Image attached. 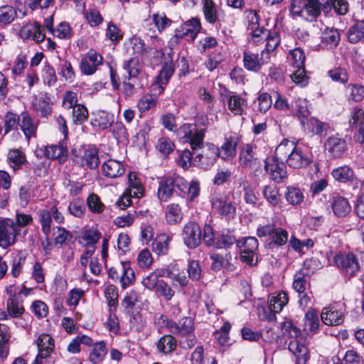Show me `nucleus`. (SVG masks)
Masks as SVG:
<instances>
[{
  "instance_id": "obj_29",
  "label": "nucleus",
  "mask_w": 364,
  "mask_h": 364,
  "mask_svg": "<svg viewBox=\"0 0 364 364\" xmlns=\"http://www.w3.org/2000/svg\"><path fill=\"white\" fill-rule=\"evenodd\" d=\"M175 191L172 177L163 178L159 184L157 196L161 201L166 202L170 199Z\"/></svg>"
},
{
  "instance_id": "obj_11",
  "label": "nucleus",
  "mask_w": 364,
  "mask_h": 364,
  "mask_svg": "<svg viewBox=\"0 0 364 364\" xmlns=\"http://www.w3.org/2000/svg\"><path fill=\"white\" fill-rule=\"evenodd\" d=\"M201 29L200 20L197 17H193L176 30L175 36L178 38H186L188 40L194 41Z\"/></svg>"
},
{
  "instance_id": "obj_49",
  "label": "nucleus",
  "mask_w": 364,
  "mask_h": 364,
  "mask_svg": "<svg viewBox=\"0 0 364 364\" xmlns=\"http://www.w3.org/2000/svg\"><path fill=\"white\" fill-rule=\"evenodd\" d=\"M263 195L267 201L272 206H276L281 202V195L279 188L274 185H268L264 187Z\"/></svg>"
},
{
  "instance_id": "obj_37",
  "label": "nucleus",
  "mask_w": 364,
  "mask_h": 364,
  "mask_svg": "<svg viewBox=\"0 0 364 364\" xmlns=\"http://www.w3.org/2000/svg\"><path fill=\"white\" fill-rule=\"evenodd\" d=\"M120 283L123 289L127 288L135 280V274L129 262H122L119 266Z\"/></svg>"
},
{
  "instance_id": "obj_25",
  "label": "nucleus",
  "mask_w": 364,
  "mask_h": 364,
  "mask_svg": "<svg viewBox=\"0 0 364 364\" xmlns=\"http://www.w3.org/2000/svg\"><path fill=\"white\" fill-rule=\"evenodd\" d=\"M36 343L38 346V354L41 357H48L53 351L55 347L53 338L47 333L39 335Z\"/></svg>"
},
{
  "instance_id": "obj_22",
  "label": "nucleus",
  "mask_w": 364,
  "mask_h": 364,
  "mask_svg": "<svg viewBox=\"0 0 364 364\" xmlns=\"http://www.w3.org/2000/svg\"><path fill=\"white\" fill-rule=\"evenodd\" d=\"M331 176L335 181L343 183L353 182L355 179L354 171L348 165H343L333 168L331 171Z\"/></svg>"
},
{
  "instance_id": "obj_23",
  "label": "nucleus",
  "mask_w": 364,
  "mask_h": 364,
  "mask_svg": "<svg viewBox=\"0 0 364 364\" xmlns=\"http://www.w3.org/2000/svg\"><path fill=\"white\" fill-rule=\"evenodd\" d=\"M304 330L309 333H316L319 329L320 321L317 311L310 308L305 314L304 318Z\"/></svg>"
},
{
  "instance_id": "obj_59",
  "label": "nucleus",
  "mask_w": 364,
  "mask_h": 364,
  "mask_svg": "<svg viewBox=\"0 0 364 364\" xmlns=\"http://www.w3.org/2000/svg\"><path fill=\"white\" fill-rule=\"evenodd\" d=\"M88 24L92 27H96L100 25L103 21V18L100 11L95 9H88L81 11Z\"/></svg>"
},
{
  "instance_id": "obj_24",
  "label": "nucleus",
  "mask_w": 364,
  "mask_h": 364,
  "mask_svg": "<svg viewBox=\"0 0 364 364\" xmlns=\"http://www.w3.org/2000/svg\"><path fill=\"white\" fill-rule=\"evenodd\" d=\"M325 149L333 157H339L346 148V141L336 136H331L325 142Z\"/></svg>"
},
{
  "instance_id": "obj_63",
  "label": "nucleus",
  "mask_w": 364,
  "mask_h": 364,
  "mask_svg": "<svg viewBox=\"0 0 364 364\" xmlns=\"http://www.w3.org/2000/svg\"><path fill=\"white\" fill-rule=\"evenodd\" d=\"M155 293L158 296L163 297L166 301L171 300L175 295L174 290L164 280H160L158 287L155 290Z\"/></svg>"
},
{
  "instance_id": "obj_31",
  "label": "nucleus",
  "mask_w": 364,
  "mask_h": 364,
  "mask_svg": "<svg viewBox=\"0 0 364 364\" xmlns=\"http://www.w3.org/2000/svg\"><path fill=\"white\" fill-rule=\"evenodd\" d=\"M229 110L235 115H242L247 107L246 100L236 95H226Z\"/></svg>"
},
{
  "instance_id": "obj_57",
  "label": "nucleus",
  "mask_w": 364,
  "mask_h": 364,
  "mask_svg": "<svg viewBox=\"0 0 364 364\" xmlns=\"http://www.w3.org/2000/svg\"><path fill=\"white\" fill-rule=\"evenodd\" d=\"M67 149L62 144L49 145L46 146L44 154L48 158L60 159L67 154Z\"/></svg>"
},
{
  "instance_id": "obj_51",
  "label": "nucleus",
  "mask_w": 364,
  "mask_h": 364,
  "mask_svg": "<svg viewBox=\"0 0 364 364\" xmlns=\"http://www.w3.org/2000/svg\"><path fill=\"white\" fill-rule=\"evenodd\" d=\"M81 166L90 169L95 168L100 164L97 151L95 149L86 150L81 158Z\"/></svg>"
},
{
  "instance_id": "obj_3",
  "label": "nucleus",
  "mask_w": 364,
  "mask_h": 364,
  "mask_svg": "<svg viewBox=\"0 0 364 364\" xmlns=\"http://www.w3.org/2000/svg\"><path fill=\"white\" fill-rule=\"evenodd\" d=\"M316 262L313 259H306L304 262V268L296 272L294 276L292 287L299 294V303L301 306H307L310 301V296L306 292V289L309 287V277L307 270Z\"/></svg>"
},
{
  "instance_id": "obj_43",
  "label": "nucleus",
  "mask_w": 364,
  "mask_h": 364,
  "mask_svg": "<svg viewBox=\"0 0 364 364\" xmlns=\"http://www.w3.org/2000/svg\"><path fill=\"white\" fill-rule=\"evenodd\" d=\"M129 188L125 191L127 193H132L134 198H139L143 196L144 188L141 181L135 173H130L128 176Z\"/></svg>"
},
{
  "instance_id": "obj_1",
  "label": "nucleus",
  "mask_w": 364,
  "mask_h": 364,
  "mask_svg": "<svg viewBox=\"0 0 364 364\" xmlns=\"http://www.w3.org/2000/svg\"><path fill=\"white\" fill-rule=\"evenodd\" d=\"M338 15H346L349 9L347 0H292L290 12L294 18L299 17L308 21H315L321 14V10L329 11L331 9Z\"/></svg>"
},
{
  "instance_id": "obj_18",
  "label": "nucleus",
  "mask_w": 364,
  "mask_h": 364,
  "mask_svg": "<svg viewBox=\"0 0 364 364\" xmlns=\"http://www.w3.org/2000/svg\"><path fill=\"white\" fill-rule=\"evenodd\" d=\"M289 350L295 357V364H306L310 358L307 347L298 340L289 342Z\"/></svg>"
},
{
  "instance_id": "obj_2",
  "label": "nucleus",
  "mask_w": 364,
  "mask_h": 364,
  "mask_svg": "<svg viewBox=\"0 0 364 364\" xmlns=\"http://www.w3.org/2000/svg\"><path fill=\"white\" fill-rule=\"evenodd\" d=\"M275 155L281 161H285L292 168H301L311 162L308 156L292 141L284 139L277 147Z\"/></svg>"
},
{
  "instance_id": "obj_33",
  "label": "nucleus",
  "mask_w": 364,
  "mask_h": 364,
  "mask_svg": "<svg viewBox=\"0 0 364 364\" xmlns=\"http://www.w3.org/2000/svg\"><path fill=\"white\" fill-rule=\"evenodd\" d=\"M340 41V33L337 29L326 28L321 35V45L326 49L337 46Z\"/></svg>"
},
{
  "instance_id": "obj_36",
  "label": "nucleus",
  "mask_w": 364,
  "mask_h": 364,
  "mask_svg": "<svg viewBox=\"0 0 364 364\" xmlns=\"http://www.w3.org/2000/svg\"><path fill=\"white\" fill-rule=\"evenodd\" d=\"M114 122V115L105 111H98L91 121L93 127L100 129H106Z\"/></svg>"
},
{
  "instance_id": "obj_64",
  "label": "nucleus",
  "mask_w": 364,
  "mask_h": 364,
  "mask_svg": "<svg viewBox=\"0 0 364 364\" xmlns=\"http://www.w3.org/2000/svg\"><path fill=\"white\" fill-rule=\"evenodd\" d=\"M87 204L90 210L94 213H101L105 209V205L95 193H91L87 197Z\"/></svg>"
},
{
  "instance_id": "obj_4",
  "label": "nucleus",
  "mask_w": 364,
  "mask_h": 364,
  "mask_svg": "<svg viewBox=\"0 0 364 364\" xmlns=\"http://www.w3.org/2000/svg\"><path fill=\"white\" fill-rule=\"evenodd\" d=\"M201 153H198V150L193 151L196 155L193 158V163L203 169L210 168L215 164L217 158L220 155V150L213 144H207L202 146Z\"/></svg>"
},
{
  "instance_id": "obj_19",
  "label": "nucleus",
  "mask_w": 364,
  "mask_h": 364,
  "mask_svg": "<svg viewBox=\"0 0 364 364\" xmlns=\"http://www.w3.org/2000/svg\"><path fill=\"white\" fill-rule=\"evenodd\" d=\"M238 142L239 139L236 134L225 137L224 144L219 149L221 158L225 160L232 159L236 154Z\"/></svg>"
},
{
  "instance_id": "obj_16",
  "label": "nucleus",
  "mask_w": 364,
  "mask_h": 364,
  "mask_svg": "<svg viewBox=\"0 0 364 364\" xmlns=\"http://www.w3.org/2000/svg\"><path fill=\"white\" fill-rule=\"evenodd\" d=\"M349 124L352 127L358 129L355 136L356 141L364 143V110L359 107H354L351 112Z\"/></svg>"
},
{
  "instance_id": "obj_12",
  "label": "nucleus",
  "mask_w": 364,
  "mask_h": 364,
  "mask_svg": "<svg viewBox=\"0 0 364 364\" xmlns=\"http://www.w3.org/2000/svg\"><path fill=\"white\" fill-rule=\"evenodd\" d=\"M264 169L276 183L282 182L287 175L284 161L277 159L276 156L274 158H268L265 161Z\"/></svg>"
},
{
  "instance_id": "obj_9",
  "label": "nucleus",
  "mask_w": 364,
  "mask_h": 364,
  "mask_svg": "<svg viewBox=\"0 0 364 364\" xmlns=\"http://www.w3.org/2000/svg\"><path fill=\"white\" fill-rule=\"evenodd\" d=\"M334 262L343 273L348 277L355 276L360 269L358 259L352 253L337 255Z\"/></svg>"
},
{
  "instance_id": "obj_45",
  "label": "nucleus",
  "mask_w": 364,
  "mask_h": 364,
  "mask_svg": "<svg viewBox=\"0 0 364 364\" xmlns=\"http://www.w3.org/2000/svg\"><path fill=\"white\" fill-rule=\"evenodd\" d=\"M127 51L133 54L144 55L149 52L150 48L146 47L144 42L138 37L131 38L126 43Z\"/></svg>"
},
{
  "instance_id": "obj_17",
  "label": "nucleus",
  "mask_w": 364,
  "mask_h": 364,
  "mask_svg": "<svg viewBox=\"0 0 364 364\" xmlns=\"http://www.w3.org/2000/svg\"><path fill=\"white\" fill-rule=\"evenodd\" d=\"M322 322L327 326H338L344 320L342 311L333 307H324L321 313Z\"/></svg>"
},
{
  "instance_id": "obj_47",
  "label": "nucleus",
  "mask_w": 364,
  "mask_h": 364,
  "mask_svg": "<svg viewBox=\"0 0 364 364\" xmlns=\"http://www.w3.org/2000/svg\"><path fill=\"white\" fill-rule=\"evenodd\" d=\"M348 101L361 102L364 99V86L360 84H349L346 88Z\"/></svg>"
},
{
  "instance_id": "obj_61",
  "label": "nucleus",
  "mask_w": 364,
  "mask_h": 364,
  "mask_svg": "<svg viewBox=\"0 0 364 364\" xmlns=\"http://www.w3.org/2000/svg\"><path fill=\"white\" fill-rule=\"evenodd\" d=\"M21 114L17 115L11 112L6 113L4 117V129L5 133H9L11 130L16 129L18 126L20 127Z\"/></svg>"
},
{
  "instance_id": "obj_55",
  "label": "nucleus",
  "mask_w": 364,
  "mask_h": 364,
  "mask_svg": "<svg viewBox=\"0 0 364 364\" xmlns=\"http://www.w3.org/2000/svg\"><path fill=\"white\" fill-rule=\"evenodd\" d=\"M151 21L156 29L159 33H161L172 23V21L167 18L166 14L163 12L154 14L151 17Z\"/></svg>"
},
{
  "instance_id": "obj_50",
  "label": "nucleus",
  "mask_w": 364,
  "mask_h": 364,
  "mask_svg": "<svg viewBox=\"0 0 364 364\" xmlns=\"http://www.w3.org/2000/svg\"><path fill=\"white\" fill-rule=\"evenodd\" d=\"M212 260L211 269L214 271H219L223 268L228 267L231 269L229 260L231 259L230 254H225V257L218 253L213 252L210 255Z\"/></svg>"
},
{
  "instance_id": "obj_58",
  "label": "nucleus",
  "mask_w": 364,
  "mask_h": 364,
  "mask_svg": "<svg viewBox=\"0 0 364 364\" xmlns=\"http://www.w3.org/2000/svg\"><path fill=\"white\" fill-rule=\"evenodd\" d=\"M8 159L14 169L18 168L26 162L24 153L19 149H11L8 154Z\"/></svg>"
},
{
  "instance_id": "obj_20",
  "label": "nucleus",
  "mask_w": 364,
  "mask_h": 364,
  "mask_svg": "<svg viewBox=\"0 0 364 364\" xmlns=\"http://www.w3.org/2000/svg\"><path fill=\"white\" fill-rule=\"evenodd\" d=\"M212 206L216 209L221 215H232L235 212V208L232 202L226 199L225 196L218 195L213 198Z\"/></svg>"
},
{
  "instance_id": "obj_14",
  "label": "nucleus",
  "mask_w": 364,
  "mask_h": 364,
  "mask_svg": "<svg viewBox=\"0 0 364 364\" xmlns=\"http://www.w3.org/2000/svg\"><path fill=\"white\" fill-rule=\"evenodd\" d=\"M38 126L39 120L32 117L28 112H23L21 114L20 129L28 141L31 139L36 137Z\"/></svg>"
},
{
  "instance_id": "obj_56",
  "label": "nucleus",
  "mask_w": 364,
  "mask_h": 364,
  "mask_svg": "<svg viewBox=\"0 0 364 364\" xmlns=\"http://www.w3.org/2000/svg\"><path fill=\"white\" fill-rule=\"evenodd\" d=\"M101 234L95 229H90L85 231L80 240V243L84 247H95L99 241Z\"/></svg>"
},
{
  "instance_id": "obj_54",
  "label": "nucleus",
  "mask_w": 364,
  "mask_h": 364,
  "mask_svg": "<svg viewBox=\"0 0 364 364\" xmlns=\"http://www.w3.org/2000/svg\"><path fill=\"white\" fill-rule=\"evenodd\" d=\"M348 34L349 41L353 43L364 39V21H358L350 27Z\"/></svg>"
},
{
  "instance_id": "obj_60",
  "label": "nucleus",
  "mask_w": 364,
  "mask_h": 364,
  "mask_svg": "<svg viewBox=\"0 0 364 364\" xmlns=\"http://www.w3.org/2000/svg\"><path fill=\"white\" fill-rule=\"evenodd\" d=\"M265 41L266 45L264 50L267 54L270 55V53L274 52L280 43V36L278 32L268 30V37H266Z\"/></svg>"
},
{
  "instance_id": "obj_21",
  "label": "nucleus",
  "mask_w": 364,
  "mask_h": 364,
  "mask_svg": "<svg viewBox=\"0 0 364 364\" xmlns=\"http://www.w3.org/2000/svg\"><path fill=\"white\" fill-rule=\"evenodd\" d=\"M124 171V166L117 160L109 159L102 164V173L107 177L117 178L122 176Z\"/></svg>"
},
{
  "instance_id": "obj_30",
  "label": "nucleus",
  "mask_w": 364,
  "mask_h": 364,
  "mask_svg": "<svg viewBox=\"0 0 364 364\" xmlns=\"http://www.w3.org/2000/svg\"><path fill=\"white\" fill-rule=\"evenodd\" d=\"M129 80L137 81L138 75L142 69V64L137 57H133L127 60H124L122 66Z\"/></svg>"
},
{
  "instance_id": "obj_35",
  "label": "nucleus",
  "mask_w": 364,
  "mask_h": 364,
  "mask_svg": "<svg viewBox=\"0 0 364 364\" xmlns=\"http://www.w3.org/2000/svg\"><path fill=\"white\" fill-rule=\"evenodd\" d=\"M156 346L160 353L167 355L175 350L177 341L171 335H164L156 342Z\"/></svg>"
},
{
  "instance_id": "obj_28",
  "label": "nucleus",
  "mask_w": 364,
  "mask_h": 364,
  "mask_svg": "<svg viewBox=\"0 0 364 364\" xmlns=\"http://www.w3.org/2000/svg\"><path fill=\"white\" fill-rule=\"evenodd\" d=\"M255 149L256 146L252 144H246L243 146L240 153V164L242 167H251L256 164Z\"/></svg>"
},
{
  "instance_id": "obj_48",
  "label": "nucleus",
  "mask_w": 364,
  "mask_h": 364,
  "mask_svg": "<svg viewBox=\"0 0 364 364\" xmlns=\"http://www.w3.org/2000/svg\"><path fill=\"white\" fill-rule=\"evenodd\" d=\"M10 339V329L5 324L0 323V357L6 358L9 355V341Z\"/></svg>"
},
{
  "instance_id": "obj_52",
  "label": "nucleus",
  "mask_w": 364,
  "mask_h": 364,
  "mask_svg": "<svg viewBox=\"0 0 364 364\" xmlns=\"http://www.w3.org/2000/svg\"><path fill=\"white\" fill-rule=\"evenodd\" d=\"M287 201L291 205H297L304 201V193L299 188L289 186L287 188L285 194Z\"/></svg>"
},
{
  "instance_id": "obj_62",
  "label": "nucleus",
  "mask_w": 364,
  "mask_h": 364,
  "mask_svg": "<svg viewBox=\"0 0 364 364\" xmlns=\"http://www.w3.org/2000/svg\"><path fill=\"white\" fill-rule=\"evenodd\" d=\"M137 265L141 269H150L153 262L154 258L151 252L145 248L139 252L136 258Z\"/></svg>"
},
{
  "instance_id": "obj_10",
  "label": "nucleus",
  "mask_w": 364,
  "mask_h": 364,
  "mask_svg": "<svg viewBox=\"0 0 364 364\" xmlns=\"http://www.w3.org/2000/svg\"><path fill=\"white\" fill-rule=\"evenodd\" d=\"M270 59V55L267 54L264 50L259 54H255L250 50H245L242 55V61L244 68L252 72H258L262 65L267 64Z\"/></svg>"
},
{
  "instance_id": "obj_13",
  "label": "nucleus",
  "mask_w": 364,
  "mask_h": 364,
  "mask_svg": "<svg viewBox=\"0 0 364 364\" xmlns=\"http://www.w3.org/2000/svg\"><path fill=\"white\" fill-rule=\"evenodd\" d=\"M102 60L103 58L100 54L93 50H90L81 59L80 70L85 75H92L97 70V67L102 64Z\"/></svg>"
},
{
  "instance_id": "obj_46",
  "label": "nucleus",
  "mask_w": 364,
  "mask_h": 364,
  "mask_svg": "<svg viewBox=\"0 0 364 364\" xmlns=\"http://www.w3.org/2000/svg\"><path fill=\"white\" fill-rule=\"evenodd\" d=\"M190 134V140H186L185 142L189 143L193 151L198 150L203 144V139L205 134V129L203 128H197L195 124V129Z\"/></svg>"
},
{
  "instance_id": "obj_39",
  "label": "nucleus",
  "mask_w": 364,
  "mask_h": 364,
  "mask_svg": "<svg viewBox=\"0 0 364 364\" xmlns=\"http://www.w3.org/2000/svg\"><path fill=\"white\" fill-rule=\"evenodd\" d=\"M289 302L288 294L284 291L278 292L272 295L269 301V307L271 311L279 313Z\"/></svg>"
},
{
  "instance_id": "obj_32",
  "label": "nucleus",
  "mask_w": 364,
  "mask_h": 364,
  "mask_svg": "<svg viewBox=\"0 0 364 364\" xmlns=\"http://www.w3.org/2000/svg\"><path fill=\"white\" fill-rule=\"evenodd\" d=\"M32 107L35 112L40 113L41 117L48 118L51 115L50 101L46 95L36 97L32 102Z\"/></svg>"
},
{
  "instance_id": "obj_26",
  "label": "nucleus",
  "mask_w": 364,
  "mask_h": 364,
  "mask_svg": "<svg viewBox=\"0 0 364 364\" xmlns=\"http://www.w3.org/2000/svg\"><path fill=\"white\" fill-rule=\"evenodd\" d=\"M107 354L106 343L103 341L96 342L90 350L88 360L92 364H100Z\"/></svg>"
},
{
  "instance_id": "obj_44",
  "label": "nucleus",
  "mask_w": 364,
  "mask_h": 364,
  "mask_svg": "<svg viewBox=\"0 0 364 364\" xmlns=\"http://www.w3.org/2000/svg\"><path fill=\"white\" fill-rule=\"evenodd\" d=\"M294 109L300 119L301 124L304 127L305 122L310 114L308 101L304 98L297 97L294 100Z\"/></svg>"
},
{
  "instance_id": "obj_38",
  "label": "nucleus",
  "mask_w": 364,
  "mask_h": 364,
  "mask_svg": "<svg viewBox=\"0 0 364 364\" xmlns=\"http://www.w3.org/2000/svg\"><path fill=\"white\" fill-rule=\"evenodd\" d=\"M165 218L168 224L175 225L180 223L183 218L181 207L176 203H170L166 208Z\"/></svg>"
},
{
  "instance_id": "obj_42",
  "label": "nucleus",
  "mask_w": 364,
  "mask_h": 364,
  "mask_svg": "<svg viewBox=\"0 0 364 364\" xmlns=\"http://www.w3.org/2000/svg\"><path fill=\"white\" fill-rule=\"evenodd\" d=\"M6 305L8 314L11 318H21L25 312L23 302L21 299H7Z\"/></svg>"
},
{
  "instance_id": "obj_8",
  "label": "nucleus",
  "mask_w": 364,
  "mask_h": 364,
  "mask_svg": "<svg viewBox=\"0 0 364 364\" xmlns=\"http://www.w3.org/2000/svg\"><path fill=\"white\" fill-rule=\"evenodd\" d=\"M184 245L190 249H195L201 242V230L198 224L188 222L184 225L181 232Z\"/></svg>"
},
{
  "instance_id": "obj_7",
  "label": "nucleus",
  "mask_w": 364,
  "mask_h": 364,
  "mask_svg": "<svg viewBox=\"0 0 364 364\" xmlns=\"http://www.w3.org/2000/svg\"><path fill=\"white\" fill-rule=\"evenodd\" d=\"M20 234L14 220L6 218L0 220V247L6 249L16 242Z\"/></svg>"
},
{
  "instance_id": "obj_6",
  "label": "nucleus",
  "mask_w": 364,
  "mask_h": 364,
  "mask_svg": "<svg viewBox=\"0 0 364 364\" xmlns=\"http://www.w3.org/2000/svg\"><path fill=\"white\" fill-rule=\"evenodd\" d=\"M52 218L58 224H63L65 222L63 214L58 210L55 205H52L49 210L43 209L39 211L42 232L46 237L50 233Z\"/></svg>"
},
{
  "instance_id": "obj_15",
  "label": "nucleus",
  "mask_w": 364,
  "mask_h": 364,
  "mask_svg": "<svg viewBox=\"0 0 364 364\" xmlns=\"http://www.w3.org/2000/svg\"><path fill=\"white\" fill-rule=\"evenodd\" d=\"M173 72L174 69L172 64L166 63L162 67L155 81L151 84V91L155 92L158 95H161L164 92V87L168 82L171 77L173 74Z\"/></svg>"
},
{
  "instance_id": "obj_53",
  "label": "nucleus",
  "mask_w": 364,
  "mask_h": 364,
  "mask_svg": "<svg viewBox=\"0 0 364 364\" xmlns=\"http://www.w3.org/2000/svg\"><path fill=\"white\" fill-rule=\"evenodd\" d=\"M16 9L11 5L0 6V23L4 26L11 24L16 18Z\"/></svg>"
},
{
  "instance_id": "obj_34",
  "label": "nucleus",
  "mask_w": 364,
  "mask_h": 364,
  "mask_svg": "<svg viewBox=\"0 0 364 364\" xmlns=\"http://www.w3.org/2000/svg\"><path fill=\"white\" fill-rule=\"evenodd\" d=\"M172 237L166 233H161L156 236L152 243V251L158 255H165L168 253L169 243Z\"/></svg>"
},
{
  "instance_id": "obj_27",
  "label": "nucleus",
  "mask_w": 364,
  "mask_h": 364,
  "mask_svg": "<svg viewBox=\"0 0 364 364\" xmlns=\"http://www.w3.org/2000/svg\"><path fill=\"white\" fill-rule=\"evenodd\" d=\"M203 14L205 20L210 24H215L219 18V10L213 0H203Z\"/></svg>"
},
{
  "instance_id": "obj_5",
  "label": "nucleus",
  "mask_w": 364,
  "mask_h": 364,
  "mask_svg": "<svg viewBox=\"0 0 364 364\" xmlns=\"http://www.w3.org/2000/svg\"><path fill=\"white\" fill-rule=\"evenodd\" d=\"M240 247L241 261L250 265H255L257 262V250L258 241L255 237H248L240 240L237 242Z\"/></svg>"
},
{
  "instance_id": "obj_40",
  "label": "nucleus",
  "mask_w": 364,
  "mask_h": 364,
  "mask_svg": "<svg viewBox=\"0 0 364 364\" xmlns=\"http://www.w3.org/2000/svg\"><path fill=\"white\" fill-rule=\"evenodd\" d=\"M331 207L334 214L338 217L346 216L351 209L347 199L341 196L333 197Z\"/></svg>"
},
{
  "instance_id": "obj_41",
  "label": "nucleus",
  "mask_w": 364,
  "mask_h": 364,
  "mask_svg": "<svg viewBox=\"0 0 364 364\" xmlns=\"http://www.w3.org/2000/svg\"><path fill=\"white\" fill-rule=\"evenodd\" d=\"M154 94L146 93L142 95L137 102V108L140 112H145L154 108L158 102L157 97L159 95L156 92Z\"/></svg>"
}]
</instances>
